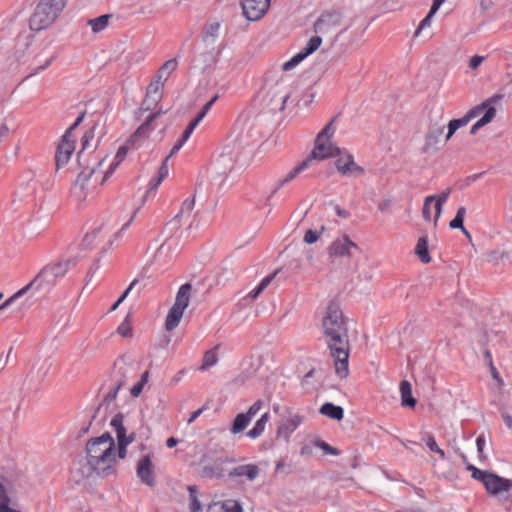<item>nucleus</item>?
Returning a JSON list of instances; mask_svg holds the SVG:
<instances>
[{
  "label": "nucleus",
  "mask_w": 512,
  "mask_h": 512,
  "mask_svg": "<svg viewBox=\"0 0 512 512\" xmlns=\"http://www.w3.org/2000/svg\"><path fill=\"white\" fill-rule=\"evenodd\" d=\"M325 341L334 360L335 372L340 378L349 374L350 343L343 313L338 305L327 306L322 319Z\"/></svg>",
  "instance_id": "obj_1"
},
{
  "label": "nucleus",
  "mask_w": 512,
  "mask_h": 512,
  "mask_svg": "<svg viewBox=\"0 0 512 512\" xmlns=\"http://www.w3.org/2000/svg\"><path fill=\"white\" fill-rule=\"evenodd\" d=\"M500 98L501 96L498 95L490 97L484 102L469 109L461 118L450 120L447 125L445 142L449 141L458 129L467 126L470 121L477 117H480V119L472 125L470 134L475 135L479 129L489 124L496 116V108L494 107V104Z\"/></svg>",
  "instance_id": "obj_2"
},
{
  "label": "nucleus",
  "mask_w": 512,
  "mask_h": 512,
  "mask_svg": "<svg viewBox=\"0 0 512 512\" xmlns=\"http://www.w3.org/2000/svg\"><path fill=\"white\" fill-rule=\"evenodd\" d=\"M87 463L97 473L108 471L116 462L115 441L109 433L88 441L86 445Z\"/></svg>",
  "instance_id": "obj_3"
},
{
  "label": "nucleus",
  "mask_w": 512,
  "mask_h": 512,
  "mask_svg": "<svg viewBox=\"0 0 512 512\" xmlns=\"http://www.w3.org/2000/svg\"><path fill=\"white\" fill-rule=\"evenodd\" d=\"M64 10V0H40L30 17L32 31H42L50 27Z\"/></svg>",
  "instance_id": "obj_4"
},
{
  "label": "nucleus",
  "mask_w": 512,
  "mask_h": 512,
  "mask_svg": "<svg viewBox=\"0 0 512 512\" xmlns=\"http://www.w3.org/2000/svg\"><path fill=\"white\" fill-rule=\"evenodd\" d=\"M64 277V266L61 262L50 263L44 266L37 275L26 284L30 296L40 293H49Z\"/></svg>",
  "instance_id": "obj_5"
},
{
  "label": "nucleus",
  "mask_w": 512,
  "mask_h": 512,
  "mask_svg": "<svg viewBox=\"0 0 512 512\" xmlns=\"http://www.w3.org/2000/svg\"><path fill=\"white\" fill-rule=\"evenodd\" d=\"M334 133L335 127L333 122H329L317 135L314 148L311 154L306 158L311 159V167L314 165L315 161L335 157L340 153L339 148L331 142Z\"/></svg>",
  "instance_id": "obj_6"
},
{
  "label": "nucleus",
  "mask_w": 512,
  "mask_h": 512,
  "mask_svg": "<svg viewBox=\"0 0 512 512\" xmlns=\"http://www.w3.org/2000/svg\"><path fill=\"white\" fill-rule=\"evenodd\" d=\"M191 292L192 285L190 283H185L179 287L175 302L168 311L165 319V329L167 331L174 330L180 324L184 311L189 306Z\"/></svg>",
  "instance_id": "obj_7"
},
{
  "label": "nucleus",
  "mask_w": 512,
  "mask_h": 512,
  "mask_svg": "<svg viewBox=\"0 0 512 512\" xmlns=\"http://www.w3.org/2000/svg\"><path fill=\"white\" fill-rule=\"evenodd\" d=\"M93 172H82L71 187L70 196L78 203L89 202L97 195V181L92 180Z\"/></svg>",
  "instance_id": "obj_8"
},
{
  "label": "nucleus",
  "mask_w": 512,
  "mask_h": 512,
  "mask_svg": "<svg viewBox=\"0 0 512 512\" xmlns=\"http://www.w3.org/2000/svg\"><path fill=\"white\" fill-rule=\"evenodd\" d=\"M111 427L116 433L118 443V457L123 459L127 454V447L135 440V433H127V429L124 426V416L121 413L116 414L110 422Z\"/></svg>",
  "instance_id": "obj_9"
},
{
  "label": "nucleus",
  "mask_w": 512,
  "mask_h": 512,
  "mask_svg": "<svg viewBox=\"0 0 512 512\" xmlns=\"http://www.w3.org/2000/svg\"><path fill=\"white\" fill-rule=\"evenodd\" d=\"M218 96L215 95L210 101H208L201 109V111L197 114V116L188 124L186 129L183 131L182 136L178 139V141L171 148L170 153L167 155L170 158L175 155L182 146L186 143V141L190 138L191 134L195 130V128L199 125V123L204 119L208 111L211 109L212 105L216 102Z\"/></svg>",
  "instance_id": "obj_10"
},
{
  "label": "nucleus",
  "mask_w": 512,
  "mask_h": 512,
  "mask_svg": "<svg viewBox=\"0 0 512 512\" xmlns=\"http://www.w3.org/2000/svg\"><path fill=\"white\" fill-rule=\"evenodd\" d=\"M218 96L215 95L210 101H208L201 109V111L197 114V116L188 124L186 129L183 131L182 136L178 139V141L171 148L170 153L167 155L170 158L175 155L182 146L186 143V141L190 138L191 134L195 130V128L199 125V123L204 119L208 111L211 109L212 105L216 102Z\"/></svg>",
  "instance_id": "obj_11"
},
{
  "label": "nucleus",
  "mask_w": 512,
  "mask_h": 512,
  "mask_svg": "<svg viewBox=\"0 0 512 512\" xmlns=\"http://www.w3.org/2000/svg\"><path fill=\"white\" fill-rule=\"evenodd\" d=\"M322 39L319 36H313L309 39L306 46L302 48L290 60L284 62L281 66L283 71H290L299 65L305 58L315 52L321 45Z\"/></svg>",
  "instance_id": "obj_12"
},
{
  "label": "nucleus",
  "mask_w": 512,
  "mask_h": 512,
  "mask_svg": "<svg viewBox=\"0 0 512 512\" xmlns=\"http://www.w3.org/2000/svg\"><path fill=\"white\" fill-rule=\"evenodd\" d=\"M243 15L250 21L261 19L270 7V0H242Z\"/></svg>",
  "instance_id": "obj_13"
},
{
  "label": "nucleus",
  "mask_w": 512,
  "mask_h": 512,
  "mask_svg": "<svg viewBox=\"0 0 512 512\" xmlns=\"http://www.w3.org/2000/svg\"><path fill=\"white\" fill-rule=\"evenodd\" d=\"M335 162L337 171L344 176H359L364 173V169L357 165L354 158L349 153H339Z\"/></svg>",
  "instance_id": "obj_14"
},
{
  "label": "nucleus",
  "mask_w": 512,
  "mask_h": 512,
  "mask_svg": "<svg viewBox=\"0 0 512 512\" xmlns=\"http://www.w3.org/2000/svg\"><path fill=\"white\" fill-rule=\"evenodd\" d=\"M136 474L140 481L147 486L155 485L154 464L150 455H144L137 461Z\"/></svg>",
  "instance_id": "obj_15"
},
{
  "label": "nucleus",
  "mask_w": 512,
  "mask_h": 512,
  "mask_svg": "<svg viewBox=\"0 0 512 512\" xmlns=\"http://www.w3.org/2000/svg\"><path fill=\"white\" fill-rule=\"evenodd\" d=\"M164 82L165 80L159 78V76L156 75L148 85L146 97L143 101V107L146 110L154 108L158 101L161 99Z\"/></svg>",
  "instance_id": "obj_16"
},
{
  "label": "nucleus",
  "mask_w": 512,
  "mask_h": 512,
  "mask_svg": "<svg viewBox=\"0 0 512 512\" xmlns=\"http://www.w3.org/2000/svg\"><path fill=\"white\" fill-rule=\"evenodd\" d=\"M352 248L357 249L358 246L345 235L330 244L328 254L331 258L350 257Z\"/></svg>",
  "instance_id": "obj_17"
},
{
  "label": "nucleus",
  "mask_w": 512,
  "mask_h": 512,
  "mask_svg": "<svg viewBox=\"0 0 512 512\" xmlns=\"http://www.w3.org/2000/svg\"><path fill=\"white\" fill-rule=\"evenodd\" d=\"M341 23V15L337 12L323 13L314 24L316 33L326 34L337 28Z\"/></svg>",
  "instance_id": "obj_18"
},
{
  "label": "nucleus",
  "mask_w": 512,
  "mask_h": 512,
  "mask_svg": "<svg viewBox=\"0 0 512 512\" xmlns=\"http://www.w3.org/2000/svg\"><path fill=\"white\" fill-rule=\"evenodd\" d=\"M302 421L303 417L298 414H294L285 419H282L277 426V436L285 440H289L293 432L299 427Z\"/></svg>",
  "instance_id": "obj_19"
},
{
  "label": "nucleus",
  "mask_w": 512,
  "mask_h": 512,
  "mask_svg": "<svg viewBox=\"0 0 512 512\" xmlns=\"http://www.w3.org/2000/svg\"><path fill=\"white\" fill-rule=\"evenodd\" d=\"M444 125L438 122H431L429 124L426 136L424 151H429L433 148H437L440 143L441 137L444 133Z\"/></svg>",
  "instance_id": "obj_20"
},
{
  "label": "nucleus",
  "mask_w": 512,
  "mask_h": 512,
  "mask_svg": "<svg viewBox=\"0 0 512 512\" xmlns=\"http://www.w3.org/2000/svg\"><path fill=\"white\" fill-rule=\"evenodd\" d=\"M488 493L496 495L500 492H507L510 490L512 484L509 480L499 477L498 475L490 473L484 484Z\"/></svg>",
  "instance_id": "obj_21"
},
{
  "label": "nucleus",
  "mask_w": 512,
  "mask_h": 512,
  "mask_svg": "<svg viewBox=\"0 0 512 512\" xmlns=\"http://www.w3.org/2000/svg\"><path fill=\"white\" fill-rule=\"evenodd\" d=\"M225 475V468L223 462L215 461L213 463L205 464L201 470V477L209 479H220Z\"/></svg>",
  "instance_id": "obj_22"
},
{
  "label": "nucleus",
  "mask_w": 512,
  "mask_h": 512,
  "mask_svg": "<svg viewBox=\"0 0 512 512\" xmlns=\"http://www.w3.org/2000/svg\"><path fill=\"white\" fill-rule=\"evenodd\" d=\"M259 475V467L255 464H246L235 467L230 473L231 477L245 476L248 480L253 481Z\"/></svg>",
  "instance_id": "obj_23"
},
{
  "label": "nucleus",
  "mask_w": 512,
  "mask_h": 512,
  "mask_svg": "<svg viewBox=\"0 0 512 512\" xmlns=\"http://www.w3.org/2000/svg\"><path fill=\"white\" fill-rule=\"evenodd\" d=\"M311 168V159H304L293 169H291L283 178L279 180V186H284L295 179L299 174Z\"/></svg>",
  "instance_id": "obj_24"
},
{
  "label": "nucleus",
  "mask_w": 512,
  "mask_h": 512,
  "mask_svg": "<svg viewBox=\"0 0 512 512\" xmlns=\"http://www.w3.org/2000/svg\"><path fill=\"white\" fill-rule=\"evenodd\" d=\"M169 159H170L169 156L165 157L164 161L162 162V164L158 170L157 176L153 177L150 180L149 185H148L149 187H148L147 194L152 191H155L158 188V186L164 181V179L168 176V174H169V167H168Z\"/></svg>",
  "instance_id": "obj_25"
},
{
  "label": "nucleus",
  "mask_w": 512,
  "mask_h": 512,
  "mask_svg": "<svg viewBox=\"0 0 512 512\" xmlns=\"http://www.w3.org/2000/svg\"><path fill=\"white\" fill-rule=\"evenodd\" d=\"M85 116H86V109H83L77 115L74 123L69 127L68 130H66V158H68L70 156V154L75 150L74 141L70 140V137L72 136V132L75 130L76 127H78L80 125V123L83 121Z\"/></svg>",
  "instance_id": "obj_26"
},
{
  "label": "nucleus",
  "mask_w": 512,
  "mask_h": 512,
  "mask_svg": "<svg viewBox=\"0 0 512 512\" xmlns=\"http://www.w3.org/2000/svg\"><path fill=\"white\" fill-rule=\"evenodd\" d=\"M273 94V97L271 98V101H273V98L275 96H278L279 99V110H284L287 100L290 97V90L287 87H284V80H279L274 88V91H271Z\"/></svg>",
  "instance_id": "obj_27"
},
{
  "label": "nucleus",
  "mask_w": 512,
  "mask_h": 512,
  "mask_svg": "<svg viewBox=\"0 0 512 512\" xmlns=\"http://www.w3.org/2000/svg\"><path fill=\"white\" fill-rule=\"evenodd\" d=\"M445 1L446 0H433L428 14L421 20L417 30L415 31V36H418L423 29L431 26L433 16Z\"/></svg>",
  "instance_id": "obj_28"
},
{
  "label": "nucleus",
  "mask_w": 512,
  "mask_h": 512,
  "mask_svg": "<svg viewBox=\"0 0 512 512\" xmlns=\"http://www.w3.org/2000/svg\"><path fill=\"white\" fill-rule=\"evenodd\" d=\"M451 193L450 189H447L440 195H434V219L433 224L434 226H437L438 221L441 217L442 211H443V205L447 202L449 195Z\"/></svg>",
  "instance_id": "obj_29"
},
{
  "label": "nucleus",
  "mask_w": 512,
  "mask_h": 512,
  "mask_svg": "<svg viewBox=\"0 0 512 512\" xmlns=\"http://www.w3.org/2000/svg\"><path fill=\"white\" fill-rule=\"evenodd\" d=\"M320 413L331 419L342 420L344 417V410L341 406L334 405L333 403H324L320 408Z\"/></svg>",
  "instance_id": "obj_30"
},
{
  "label": "nucleus",
  "mask_w": 512,
  "mask_h": 512,
  "mask_svg": "<svg viewBox=\"0 0 512 512\" xmlns=\"http://www.w3.org/2000/svg\"><path fill=\"white\" fill-rule=\"evenodd\" d=\"M400 393L403 406L414 407L416 405V399L412 396L411 384L407 380L401 381Z\"/></svg>",
  "instance_id": "obj_31"
},
{
  "label": "nucleus",
  "mask_w": 512,
  "mask_h": 512,
  "mask_svg": "<svg viewBox=\"0 0 512 512\" xmlns=\"http://www.w3.org/2000/svg\"><path fill=\"white\" fill-rule=\"evenodd\" d=\"M415 254L419 257L421 262L427 264L431 262V256L428 251V241L425 237L418 239L415 246Z\"/></svg>",
  "instance_id": "obj_32"
},
{
  "label": "nucleus",
  "mask_w": 512,
  "mask_h": 512,
  "mask_svg": "<svg viewBox=\"0 0 512 512\" xmlns=\"http://www.w3.org/2000/svg\"><path fill=\"white\" fill-rule=\"evenodd\" d=\"M251 420L246 416L244 413H238L236 417L233 420L232 426H231V433L232 434H239L243 432L247 426L250 424Z\"/></svg>",
  "instance_id": "obj_33"
},
{
  "label": "nucleus",
  "mask_w": 512,
  "mask_h": 512,
  "mask_svg": "<svg viewBox=\"0 0 512 512\" xmlns=\"http://www.w3.org/2000/svg\"><path fill=\"white\" fill-rule=\"evenodd\" d=\"M466 215V208L461 206L458 208L455 217L450 221V227L453 229H460L467 237H470V233L465 229L463 222Z\"/></svg>",
  "instance_id": "obj_34"
},
{
  "label": "nucleus",
  "mask_w": 512,
  "mask_h": 512,
  "mask_svg": "<svg viewBox=\"0 0 512 512\" xmlns=\"http://www.w3.org/2000/svg\"><path fill=\"white\" fill-rule=\"evenodd\" d=\"M276 275V272L264 277L261 282L258 284L257 287H255L253 290H251L247 294V298H250L251 300H255L272 282Z\"/></svg>",
  "instance_id": "obj_35"
},
{
  "label": "nucleus",
  "mask_w": 512,
  "mask_h": 512,
  "mask_svg": "<svg viewBox=\"0 0 512 512\" xmlns=\"http://www.w3.org/2000/svg\"><path fill=\"white\" fill-rule=\"evenodd\" d=\"M218 362V355H217V347L210 349L205 352L202 360V364L199 367V370L205 371L209 369L210 367L216 365Z\"/></svg>",
  "instance_id": "obj_36"
},
{
  "label": "nucleus",
  "mask_w": 512,
  "mask_h": 512,
  "mask_svg": "<svg viewBox=\"0 0 512 512\" xmlns=\"http://www.w3.org/2000/svg\"><path fill=\"white\" fill-rule=\"evenodd\" d=\"M176 59L167 60L158 70L157 76L163 80H167L169 75L177 68Z\"/></svg>",
  "instance_id": "obj_37"
},
{
  "label": "nucleus",
  "mask_w": 512,
  "mask_h": 512,
  "mask_svg": "<svg viewBox=\"0 0 512 512\" xmlns=\"http://www.w3.org/2000/svg\"><path fill=\"white\" fill-rule=\"evenodd\" d=\"M435 196L429 195L424 199L423 207H422V216L426 222L433 221L434 216L432 217V204L434 203Z\"/></svg>",
  "instance_id": "obj_38"
},
{
  "label": "nucleus",
  "mask_w": 512,
  "mask_h": 512,
  "mask_svg": "<svg viewBox=\"0 0 512 512\" xmlns=\"http://www.w3.org/2000/svg\"><path fill=\"white\" fill-rule=\"evenodd\" d=\"M231 507L232 509L236 507V501L235 500H226L223 502H215L208 506L207 512H224V510L229 509Z\"/></svg>",
  "instance_id": "obj_39"
},
{
  "label": "nucleus",
  "mask_w": 512,
  "mask_h": 512,
  "mask_svg": "<svg viewBox=\"0 0 512 512\" xmlns=\"http://www.w3.org/2000/svg\"><path fill=\"white\" fill-rule=\"evenodd\" d=\"M10 499L7 495L5 487L0 482V512H18L9 507Z\"/></svg>",
  "instance_id": "obj_40"
},
{
  "label": "nucleus",
  "mask_w": 512,
  "mask_h": 512,
  "mask_svg": "<svg viewBox=\"0 0 512 512\" xmlns=\"http://www.w3.org/2000/svg\"><path fill=\"white\" fill-rule=\"evenodd\" d=\"M189 498H190V504L189 508L191 512H200L201 511V503L198 500L197 497V489L195 486H189Z\"/></svg>",
  "instance_id": "obj_41"
},
{
  "label": "nucleus",
  "mask_w": 512,
  "mask_h": 512,
  "mask_svg": "<svg viewBox=\"0 0 512 512\" xmlns=\"http://www.w3.org/2000/svg\"><path fill=\"white\" fill-rule=\"evenodd\" d=\"M109 16L102 15L100 17L89 20V25L94 32H100L108 25Z\"/></svg>",
  "instance_id": "obj_42"
},
{
  "label": "nucleus",
  "mask_w": 512,
  "mask_h": 512,
  "mask_svg": "<svg viewBox=\"0 0 512 512\" xmlns=\"http://www.w3.org/2000/svg\"><path fill=\"white\" fill-rule=\"evenodd\" d=\"M424 441L426 443V446L432 451V452H435L439 455V457L443 460L445 459L446 455H445V452L438 446V444L436 443V440L434 438V436L432 435H427L425 438H424Z\"/></svg>",
  "instance_id": "obj_43"
},
{
  "label": "nucleus",
  "mask_w": 512,
  "mask_h": 512,
  "mask_svg": "<svg viewBox=\"0 0 512 512\" xmlns=\"http://www.w3.org/2000/svg\"><path fill=\"white\" fill-rule=\"evenodd\" d=\"M30 293L27 286L25 285L21 289H19L16 293H14L12 296H10L5 302H3L0 305V311L11 305L13 302H15L20 297L24 296L25 294Z\"/></svg>",
  "instance_id": "obj_44"
},
{
  "label": "nucleus",
  "mask_w": 512,
  "mask_h": 512,
  "mask_svg": "<svg viewBox=\"0 0 512 512\" xmlns=\"http://www.w3.org/2000/svg\"><path fill=\"white\" fill-rule=\"evenodd\" d=\"M265 428H266V425L262 422H260L259 420L256 421L254 427L252 429H250L246 435L247 437L251 438V439H257L258 437H260L263 432L265 431Z\"/></svg>",
  "instance_id": "obj_45"
},
{
  "label": "nucleus",
  "mask_w": 512,
  "mask_h": 512,
  "mask_svg": "<svg viewBox=\"0 0 512 512\" xmlns=\"http://www.w3.org/2000/svg\"><path fill=\"white\" fill-rule=\"evenodd\" d=\"M467 470L472 472V477L478 481H481L483 484H485L486 479L488 478L489 474L486 471L480 470L476 468L473 465H468Z\"/></svg>",
  "instance_id": "obj_46"
},
{
  "label": "nucleus",
  "mask_w": 512,
  "mask_h": 512,
  "mask_svg": "<svg viewBox=\"0 0 512 512\" xmlns=\"http://www.w3.org/2000/svg\"><path fill=\"white\" fill-rule=\"evenodd\" d=\"M145 52L143 50H136L127 56V59L130 64H138L141 63L145 59Z\"/></svg>",
  "instance_id": "obj_47"
},
{
  "label": "nucleus",
  "mask_w": 512,
  "mask_h": 512,
  "mask_svg": "<svg viewBox=\"0 0 512 512\" xmlns=\"http://www.w3.org/2000/svg\"><path fill=\"white\" fill-rule=\"evenodd\" d=\"M64 148V135H62L58 141L56 155H55V162H56V169L59 170L62 166V151Z\"/></svg>",
  "instance_id": "obj_48"
},
{
  "label": "nucleus",
  "mask_w": 512,
  "mask_h": 512,
  "mask_svg": "<svg viewBox=\"0 0 512 512\" xmlns=\"http://www.w3.org/2000/svg\"><path fill=\"white\" fill-rule=\"evenodd\" d=\"M263 407V401L262 400H257L255 401L250 407L249 409L247 410V412H245L244 414H246V416L252 420V418L262 409Z\"/></svg>",
  "instance_id": "obj_49"
},
{
  "label": "nucleus",
  "mask_w": 512,
  "mask_h": 512,
  "mask_svg": "<svg viewBox=\"0 0 512 512\" xmlns=\"http://www.w3.org/2000/svg\"><path fill=\"white\" fill-rule=\"evenodd\" d=\"M315 445L317 447H319L320 449H322L327 454L339 455V451L336 448L332 447L331 445H329L328 443H326L324 441L317 440V441H315Z\"/></svg>",
  "instance_id": "obj_50"
},
{
  "label": "nucleus",
  "mask_w": 512,
  "mask_h": 512,
  "mask_svg": "<svg viewBox=\"0 0 512 512\" xmlns=\"http://www.w3.org/2000/svg\"><path fill=\"white\" fill-rule=\"evenodd\" d=\"M194 206H195L194 197L185 199L182 203L180 213L176 217H179L180 214H183L185 212L190 213L193 210Z\"/></svg>",
  "instance_id": "obj_51"
},
{
  "label": "nucleus",
  "mask_w": 512,
  "mask_h": 512,
  "mask_svg": "<svg viewBox=\"0 0 512 512\" xmlns=\"http://www.w3.org/2000/svg\"><path fill=\"white\" fill-rule=\"evenodd\" d=\"M117 332L123 336V337H131L132 336V329H131V326H130V323L128 321H124L122 322L118 328H117Z\"/></svg>",
  "instance_id": "obj_52"
},
{
  "label": "nucleus",
  "mask_w": 512,
  "mask_h": 512,
  "mask_svg": "<svg viewBox=\"0 0 512 512\" xmlns=\"http://www.w3.org/2000/svg\"><path fill=\"white\" fill-rule=\"evenodd\" d=\"M136 281L134 280L128 288L123 292V294L119 297V299L112 305L111 311H114L118 308V306L126 299L130 291L132 290L133 286L135 285Z\"/></svg>",
  "instance_id": "obj_53"
},
{
  "label": "nucleus",
  "mask_w": 512,
  "mask_h": 512,
  "mask_svg": "<svg viewBox=\"0 0 512 512\" xmlns=\"http://www.w3.org/2000/svg\"><path fill=\"white\" fill-rule=\"evenodd\" d=\"M319 238V234L318 232L314 231V230H307L305 235H304V241L307 243V244H313L315 243Z\"/></svg>",
  "instance_id": "obj_54"
},
{
  "label": "nucleus",
  "mask_w": 512,
  "mask_h": 512,
  "mask_svg": "<svg viewBox=\"0 0 512 512\" xmlns=\"http://www.w3.org/2000/svg\"><path fill=\"white\" fill-rule=\"evenodd\" d=\"M93 137H94L93 130L86 131L83 134V136L81 138L82 150H85L86 148L89 147L90 141L93 139Z\"/></svg>",
  "instance_id": "obj_55"
},
{
  "label": "nucleus",
  "mask_w": 512,
  "mask_h": 512,
  "mask_svg": "<svg viewBox=\"0 0 512 512\" xmlns=\"http://www.w3.org/2000/svg\"><path fill=\"white\" fill-rule=\"evenodd\" d=\"M484 60H485L484 56L474 55L470 58L469 67L472 70H475L483 63Z\"/></svg>",
  "instance_id": "obj_56"
},
{
  "label": "nucleus",
  "mask_w": 512,
  "mask_h": 512,
  "mask_svg": "<svg viewBox=\"0 0 512 512\" xmlns=\"http://www.w3.org/2000/svg\"><path fill=\"white\" fill-rule=\"evenodd\" d=\"M127 150L128 149L126 146H121L118 148L117 153L115 155V161L117 164L125 159V157L127 155Z\"/></svg>",
  "instance_id": "obj_57"
},
{
  "label": "nucleus",
  "mask_w": 512,
  "mask_h": 512,
  "mask_svg": "<svg viewBox=\"0 0 512 512\" xmlns=\"http://www.w3.org/2000/svg\"><path fill=\"white\" fill-rule=\"evenodd\" d=\"M31 37H32V35H30V34H27V35H20V36L18 37V40H17V45H18L19 47H22V46H23V47L27 48V47H28V45H29V40H30V38H31Z\"/></svg>",
  "instance_id": "obj_58"
},
{
  "label": "nucleus",
  "mask_w": 512,
  "mask_h": 512,
  "mask_svg": "<svg viewBox=\"0 0 512 512\" xmlns=\"http://www.w3.org/2000/svg\"><path fill=\"white\" fill-rule=\"evenodd\" d=\"M102 230L101 227H99L98 229L94 230L91 234H86L85 237H84V243L89 246L92 244V239L95 238L96 234L100 233Z\"/></svg>",
  "instance_id": "obj_59"
},
{
  "label": "nucleus",
  "mask_w": 512,
  "mask_h": 512,
  "mask_svg": "<svg viewBox=\"0 0 512 512\" xmlns=\"http://www.w3.org/2000/svg\"><path fill=\"white\" fill-rule=\"evenodd\" d=\"M143 388H144V386L142 384H140L139 382H137L131 388V391H130L131 395L133 397H138L141 394V392L143 391Z\"/></svg>",
  "instance_id": "obj_60"
},
{
  "label": "nucleus",
  "mask_w": 512,
  "mask_h": 512,
  "mask_svg": "<svg viewBox=\"0 0 512 512\" xmlns=\"http://www.w3.org/2000/svg\"><path fill=\"white\" fill-rule=\"evenodd\" d=\"M476 445H477V450L480 454V456L482 455L483 453V449L485 447V438L483 435L479 436L476 440Z\"/></svg>",
  "instance_id": "obj_61"
},
{
  "label": "nucleus",
  "mask_w": 512,
  "mask_h": 512,
  "mask_svg": "<svg viewBox=\"0 0 512 512\" xmlns=\"http://www.w3.org/2000/svg\"><path fill=\"white\" fill-rule=\"evenodd\" d=\"M502 419L506 426L512 431V414L502 413Z\"/></svg>",
  "instance_id": "obj_62"
},
{
  "label": "nucleus",
  "mask_w": 512,
  "mask_h": 512,
  "mask_svg": "<svg viewBox=\"0 0 512 512\" xmlns=\"http://www.w3.org/2000/svg\"><path fill=\"white\" fill-rule=\"evenodd\" d=\"M202 412H203V408H200V409L194 411L188 419V424H191L192 422H194L202 414Z\"/></svg>",
  "instance_id": "obj_63"
},
{
  "label": "nucleus",
  "mask_w": 512,
  "mask_h": 512,
  "mask_svg": "<svg viewBox=\"0 0 512 512\" xmlns=\"http://www.w3.org/2000/svg\"><path fill=\"white\" fill-rule=\"evenodd\" d=\"M224 512H242V507L241 505L236 501V507H234L233 509L231 507H229V509H225Z\"/></svg>",
  "instance_id": "obj_64"
}]
</instances>
